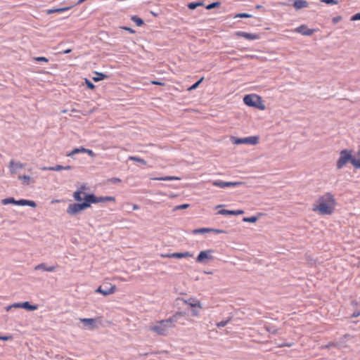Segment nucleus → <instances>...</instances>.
I'll use <instances>...</instances> for the list:
<instances>
[{
    "instance_id": "f257e3e1",
    "label": "nucleus",
    "mask_w": 360,
    "mask_h": 360,
    "mask_svg": "<svg viewBox=\"0 0 360 360\" xmlns=\"http://www.w3.org/2000/svg\"><path fill=\"white\" fill-rule=\"evenodd\" d=\"M86 187L84 186L80 188V190L76 191L73 197L77 201L84 200L82 203H73L69 205L67 212L70 215H75L78 212L90 207L91 203H97L103 200V198H97L92 194H86L83 192Z\"/></svg>"
},
{
    "instance_id": "f03ea898",
    "label": "nucleus",
    "mask_w": 360,
    "mask_h": 360,
    "mask_svg": "<svg viewBox=\"0 0 360 360\" xmlns=\"http://www.w3.org/2000/svg\"><path fill=\"white\" fill-rule=\"evenodd\" d=\"M336 206L335 195L330 192H326L319 195L313 203L312 211L320 215H331L334 213Z\"/></svg>"
},
{
    "instance_id": "7ed1b4c3",
    "label": "nucleus",
    "mask_w": 360,
    "mask_h": 360,
    "mask_svg": "<svg viewBox=\"0 0 360 360\" xmlns=\"http://www.w3.org/2000/svg\"><path fill=\"white\" fill-rule=\"evenodd\" d=\"M182 314H183L181 312L176 313L167 319L158 321L150 326L149 330L158 335L166 336L168 335L169 330L175 327V323Z\"/></svg>"
},
{
    "instance_id": "20e7f679",
    "label": "nucleus",
    "mask_w": 360,
    "mask_h": 360,
    "mask_svg": "<svg viewBox=\"0 0 360 360\" xmlns=\"http://www.w3.org/2000/svg\"><path fill=\"white\" fill-rule=\"evenodd\" d=\"M243 102L245 105L255 107L259 110H264L265 109V105L262 98L257 94L245 95L243 98Z\"/></svg>"
},
{
    "instance_id": "39448f33",
    "label": "nucleus",
    "mask_w": 360,
    "mask_h": 360,
    "mask_svg": "<svg viewBox=\"0 0 360 360\" xmlns=\"http://www.w3.org/2000/svg\"><path fill=\"white\" fill-rule=\"evenodd\" d=\"M352 151L347 149H344L340 153V158H338L336 167L337 169H340L345 167L348 162L352 164L353 160Z\"/></svg>"
},
{
    "instance_id": "423d86ee",
    "label": "nucleus",
    "mask_w": 360,
    "mask_h": 360,
    "mask_svg": "<svg viewBox=\"0 0 360 360\" xmlns=\"http://www.w3.org/2000/svg\"><path fill=\"white\" fill-rule=\"evenodd\" d=\"M79 321L83 323L84 329L94 330L102 325V318L101 316L94 319L83 318L80 319Z\"/></svg>"
},
{
    "instance_id": "0eeeda50",
    "label": "nucleus",
    "mask_w": 360,
    "mask_h": 360,
    "mask_svg": "<svg viewBox=\"0 0 360 360\" xmlns=\"http://www.w3.org/2000/svg\"><path fill=\"white\" fill-rule=\"evenodd\" d=\"M214 251L212 250H207L205 251H201L196 258V262L198 263H203L206 260H213L214 257L212 256V253Z\"/></svg>"
},
{
    "instance_id": "6e6552de",
    "label": "nucleus",
    "mask_w": 360,
    "mask_h": 360,
    "mask_svg": "<svg viewBox=\"0 0 360 360\" xmlns=\"http://www.w3.org/2000/svg\"><path fill=\"white\" fill-rule=\"evenodd\" d=\"M181 301L185 304L189 306L191 308H198L200 309H202V305L200 301L195 297H189L188 299H181Z\"/></svg>"
},
{
    "instance_id": "1a4fd4ad",
    "label": "nucleus",
    "mask_w": 360,
    "mask_h": 360,
    "mask_svg": "<svg viewBox=\"0 0 360 360\" xmlns=\"http://www.w3.org/2000/svg\"><path fill=\"white\" fill-rule=\"evenodd\" d=\"M294 32L300 33L304 36H310L315 32L314 30L309 28L305 25H302L294 30Z\"/></svg>"
},
{
    "instance_id": "9d476101",
    "label": "nucleus",
    "mask_w": 360,
    "mask_h": 360,
    "mask_svg": "<svg viewBox=\"0 0 360 360\" xmlns=\"http://www.w3.org/2000/svg\"><path fill=\"white\" fill-rule=\"evenodd\" d=\"M193 254L190 253L189 252H175V253H171V254H167V255H162V257H168V258H186V257H192Z\"/></svg>"
},
{
    "instance_id": "9b49d317",
    "label": "nucleus",
    "mask_w": 360,
    "mask_h": 360,
    "mask_svg": "<svg viewBox=\"0 0 360 360\" xmlns=\"http://www.w3.org/2000/svg\"><path fill=\"white\" fill-rule=\"evenodd\" d=\"M213 186L219 187V188H225L230 186H235L242 184V182L236 181V182H225L221 181H213L212 182Z\"/></svg>"
},
{
    "instance_id": "f8f14e48",
    "label": "nucleus",
    "mask_w": 360,
    "mask_h": 360,
    "mask_svg": "<svg viewBox=\"0 0 360 360\" xmlns=\"http://www.w3.org/2000/svg\"><path fill=\"white\" fill-rule=\"evenodd\" d=\"M25 167V165L21 163L20 162H15L14 160H11L9 162V169L11 174L16 173L18 169H22Z\"/></svg>"
},
{
    "instance_id": "ddd939ff",
    "label": "nucleus",
    "mask_w": 360,
    "mask_h": 360,
    "mask_svg": "<svg viewBox=\"0 0 360 360\" xmlns=\"http://www.w3.org/2000/svg\"><path fill=\"white\" fill-rule=\"evenodd\" d=\"M236 35L238 37H243L248 40H254L259 39V35L252 33H248L245 32H236Z\"/></svg>"
},
{
    "instance_id": "4468645a",
    "label": "nucleus",
    "mask_w": 360,
    "mask_h": 360,
    "mask_svg": "<svg viewBox=\"0 0 360 360\" xmlns=\"http://www.w3.org/2000/svg\"><path fill=\"white\" fill-rule=\"evenodd\" d=\"M71 169V166L68 165L65 167L61 165H56L55 167H41L42 170H50V171H61L63 169L70 170Z\"/></svg>"
},
{
    "instance_id": "2eb2a0df",
    "label": "nucleus",
    "mask_w": 360,
    "mask_h": 360,
    "mask_svg": "<svg viewBox=\"0 0 360 360\" xmlns=\"http://www.w3.org/2000/svg\"><path fill=\"white\" fill-rule=\"evenodd\" d=\"M244 139V144H250V145H257L259 143V136H252L249 137H245Z\"/></svg>"
},
{
    "instance_id": "dca6fc26",
    "label": "nucleus",
    "mask_w": 360,
    "mask_h": 360,
    "mask_svg": "<svg viewBox=\"0 0 360 360\" xmlns=\"http://www.w3.org/2000/svg\"><path fill=\"white\" fill-rule=\"evenodd\" d=\"M18 179H20L23 185L28 186L31 184H34L35 181L28 175H20Z\"/></svg>"
},
{
    "instance_id": "f3484780",
    "label": "nucleus",
    "mask_w": 360,
    "mask_h": 360,
    "mask_svg": "<svg viewBox=\"0 0 360 360\" xmlns=\"http://www.w3.org/2000/svg\"><path fill=\"white\" fill-rule=\"evenodd\" d=\"M293 6L296 10H300L303 8L308 6V2L304 0H295L293 4Z\"/></svg>"
},
{
    "instance_id": "a211bd4d",
    "label": "nucleus",
    "mask_w": 360,
    "mask_h": 360,
    "mask_svg": "<svg viewBox=\"0 0 360 360\" xmlns=\"http://www.w3.org/2000/svg\"><path fill=\"white\" fill-rule=\"evenodd\" d=\"M35 270H43L46 271H53L56 269V266H46L44 263L39 264L34 267Z\"/></svg>"
},
{
    "instance_id": "6ab92c4d",
    "label": "nucleus",
    "mask_w": 360,
    "mask_h": 360,
    "mask_svg": "<svg viewBox=\"0 0 360 360\" xmlns=\"http://www.w3.org/2000/svg\"><path fill=\"white\" fill-rule=\"evenodd\" d=\"M15 205H29L30 207H36V203L32 200H16Z\"/></svg>"
},
{
    "instance_id": "aec40b11",
    "label": "nucleus",
    "mask_w": 360,
    "mask_h": 360,
    "mask_svg": "<svg viewBox=\"0 0 360 360\" xmlns=\"http://www.w3.org/2000/svg\"><path fill=\"white\" fill-rule=\"evenodd\" d=\"M71 7H63V8H52V9H48L46 11V14H52L54 13H63L64 11H66L69 10Z\"/></svg>"
},
{
    "instance_id": "412c9836",
    "label": "nucleus",
    "mask_w": 360,
    "mask_h": 360,
    "mask_svg": "<svg viewBox=\"0 0 360 360\" xmlns=\"http://www.w3.org/2000/svg\"><path fill=\"white\" fill-rule=\"evenodd\" d=\"M103 285L100 286L96 291L103 294L104 295H110L112 293V286L109 288H103Z\"/></svg>"
},
{
    "instance_id": "4be33fe9",
    "label": "nucleus",
    "mask_w": 360,
    "mask_h": 360,
    "mask_svg": "<svg viewBox=\"0 0 360 360\" xmlns=\"http://www.w3.org/2000/svg\"><path fill=\"white\" fill-rule=\"evenodd\" d=\"M152 180H158V181H172V180H180L181 179L176 176H167L163 177H155L151 178Z\"/></svg>"
},
{
    "instance_id": "5701e85b",
    "label": "nucleus",
    "mask_w": 360,
    "mask_h": 360,
    "mask_svg": "<svg viewBox=\"0 0 360 360\" xmlns=\"http://www.w3.org/2000/svg\"><path fill=\"white\" fill-rule=\"evenodd\" d=\"M22 308L33 311L37 309V307L36 305H31L28 302H25L22 303Z\"/></svg>"
},
{
    "instance_id": "b1692460",
    "label": "nucleus",
    "mask_w": 360,
    "mask_h": 360,
    "mask_svg": "<svg viewBox=\"0 0 360 360\" xmlns=\"http://www.w3.org/2000/svg\"><path fill=\"white\" fill-rule=\"evenodd\" d=\"M211 229L209 228H202L198 229H194L193 231V233L198 234V233H210Z\"/></svg>"
},
{
    "instance_id": "393cba45",
    "label": "nucleus",
    "mask_w": 360,
    "mask_h": 360,
    "mask_svg": "<svg viewBox=\"0 0 360 360\" xmlns=\"http://www.w3.org/2000/svg\"><path fill=\"white\" fill-rule=\"evenodd\" d=\"M129 160L138 162L144 165H146V162L143 159L136 157V156H129Z\"/></svg>"
},
{
    "instance_id": "a878e982",
    "label": "nucleus",
    "mask_w": 360,
    "mask_h": 360,
    "mask_svg": "<svg viewBox=\"0 0 360 360\" xmlns=\"http://www.w3.org/2000/svg\"><path fill=\"white\" fill-rule=\"evenodd\" d=\"M16 200L13 198H8L3 199L1 200V202L3 205H8V204H15V205Z\"/></svg>"
},
{
    "instance_id": "bb28decb",
    "label": "nucleus",
    "mask_w": 360,
    "mask_h": 360,
    "mask_svg": "<svg viewBox=\"0 0 360 360\" xmlns=\"http://www.w3.org/2000/svg\"><path fill=\"white\" fill-rule=\"evenodd\" d=\"M131 20L138 25L141 26L143 25V20L137 16H132Z\"/></svg>"
},
{
    "instance_id": "cd10ccee",
    "label": "nucleus",
    "mask_w": 360,
    "mask_h": 360,
    "mask_svg": "<svg viewBox=\"0 0 360 360\" xmlns=\"http://www.w3.org/2000/svg\"><path fill=\"white\" fill-rule=\"evenodd\" d=\"M105 77V76L104 75H103L101 73L96 72V76L93 77L92 79L94 82H98V81L103 79Z\"/></svg>"
},
{
    "instance_id": "c85d7f7f",
    "label": "nucleus",
    "mask_w": 360,
    "mask_h": 360,
    "mask_svg": "<svg viewBox=\"0 0 360 360\" xmlns=\"http://www.w3.org/2000/svg\"><path fill=\"white\" fill-rule=\"evenodd\" d=\"M204 79V77H201L198 82H196L194 84H193L191 86H190L188 90L192 91L198 88V86L200 85V84L202 82Z\"/></svg>"
},
{
    "instance_id": "c756f323",
    "label": "nucleus",
    "mask_w": 360,
    "mask_h": 360,
    "mask_svg": "<svg viewBox=\"0 0 360 360\" xmlns=\"http://www.w3.org/2000/svg\"><path fill=\"white\" fill-rule=\"evenodd\" d=\"M232 142L234 144L239 145V144H244V139L243 138H232Z\"/></svg>"
},
{
    "instance_id": "7c9ffc66",
    "label": "nucleus",
    "mask_w": 360,
    "mask_h": 360,
    "mask_svg": "<svg viewBox=\"0 0 360 360\" xmlns=\"http://www.w3.org/2000/svg\"><path fill=\"white\" fill-rule=\"evenodd\" d=\"M243 220V221H245V222L255 223L257 221V217H254V216L250 217H244Z\"/></svg>"
},
{
    "instance_id": "2f4dec72",
    "label": "nucleus",
    "mask_w": 360,
    "mask_h": 360,
    "mask_svg": "<svg viewBox=\"0 0 360 360\" xmlns=\"http://www.w3.org/2000/svg\"><path fill=\"white\" fill-rule=\"evenodd\" d=\"M219 214H229V215H233V210H221L218 212Z\"/></svg>"
},
{
    "instance_id": "473e14b6",
    "label": "nucleus",
    "mask_w": 360,
    "mask_h": 360,
    "mask_svg": "<svg viewBox=\"0 0 360 360\" xmlns=\"http://www.w3.org/2000/svg\"><path fill=\"white\" fill-rule=\"evenodd\" d=\"M82 148H84L83 147L80 148H75L73 149L70 153H69L68 154V156H73L75 154H77L79 153H82Z\"/></svg>"
},
{
    "instance_id": "72a5a7b5",
    "label": "nucleus",
    "mask_w": 360,
    "mask_h": 360,
    "mask_svg": "<svg viewBox=\"0 0 360 360\" xmlns=\"http://www.w3.org/2000/svg\"><path fill=\"white\" fill-rule=\"evenodd\" d=\"M352 165L355 168H360V159H356L354 157L353 158V160L352 161Z\"/></svg>"
},
{
    "instance_id": "f704fd0d",
    "label": "nucleus",
    "mask_w": 360,
    "mask_h": 360,
    "mask_svg": "<svg viewBox=\"0 0 360 360\" xmlns=\"http://www.w3.org/2000/svg\"><path fill=\"white\" fill-rule=\"evenodd\" d=\"M251 17H252V15L248 14V13H241L236 14L234 18H251Z\"/></svg>"
},
{
    "instance_id": "c9c22d12",
    "label": "nucleus",
    "mask_w": 360,
    "mask_h": 360,
    "mask_svg": "<svg viewBox=\"0 0 360 360\" xmlns=\"http://www.w3.org/2000/svg\"><path fill=\"white\" fill-rule=\"evenodd\" d=\"M265 329L266 330V331L271 333L273 334H276L278 333V329L273 328L272 327H271L269 326H266Z\"/></svg>"
},
{
    "instance_id": "e433bc0d",
    "label": "nucleus",
    "mask_w": 360,
    "mask_h": 360,
    "mask_svg": "<svg viewBox=\"0 0 360 360\" xmlns=\"http://www.w3.org/2000/svg\"><path fill=\"white\" fill-rule=\"evenodd\" d=\"M200 5H201L200 3L192 2V3L188 4V8L193 10V9L196 8L198 6H200Z\"/></svg>"
},
{
    "instance_id": "4c0bfd02",
    "label": "nucleus",
    "mask_w": 360,
    "mask_h": 360,
    "mask_svg": "<svg viewBox=\"0 0 360 360\" xmlns=\"http://www.w3.org/2000/svg\"><path fill=\"white\" fill-rule=\"evenodd\" d=\"M34 60L38 62H46L47 63L49 61L48 58L43 56H39V57H34Z\"/></svg>"
},
{
    "instance_id": "58836bf2",
    "label": "nucleus",
    "mask_w": 360,
    "mask_h": 360,
    "mask_svg": "<svg viewBox=\"0 0 360 360\" xmlns=\"http://www.w3.org/2000/svg\"><path fill=\"white\" fill-rule=\"evenodd\" d=\"M219 4H220V3H219V2H214V3L207 5L206 8L210 10V9L214 8L215 7H218L219 6Z\"/></svg>"
},
{
    "instance_id": "ea45409f",
    "label": "nucleus",
    "mask_w": 360,
    "mask_h": 360,
    "mask_svg": "<svg viewBox=\"0 0 360 360\" xmlns=\"http://www.w3.org/2000/svg\"><path fill=\"white\" fill-rule=\"evenodd\" d=\"M229 320L220 321V322L217 323V326L218 328L224 327L225 326H226V324L229 323Z\"/></svg>"
},
{
    "instance_id": "a19ab883",
    "label": "nucleus",
    "mask_w": 360,
    "mask_h": 360,
    "mask_svg": "<svg viewBox=\"0 0 360 360\" xmlns=\"http://www.w3.org/2000/svg\"><path fill=\"white\" fill-rule=\"evenodd\" d=\"M321 2L325 3L326 4H337V0H321Z\"/></svg>"
},
{
    "instance_id": "79ce46f5",
    "label": "nucleus",
    "mask_w": 360,
    "mask_h": 360,
    "mask_svg": "<svg viewBox=\"0 0 360 360\" xmlns=\"http://www.w3.org/2000/svg\"><path fill=\"white\" fill-rule=\"evenodd\" d=\"M85 83L87 86V87L90 89H94L95 86L94 85L93 83H91L89 79H85Z\"/></svg>"
},
{
    "instance_id": "37998d69",
    "label": "nucleus",
    "mask_w": 360,
    "mask_h": 360,
    "mask_svg": "<svg viewBox=\"0 0 360 360\" xmlns=\"http://www.w3.org/2000/svg\"><path fill=\"white\" fill-rule=\"evenodd\" d=\"M82 153H87L88 155H89L92 157L94 155V154L91 150L86 149V148H82Z\"/></svg>"
},
{
    "instance_id": "c03bdc74",
    "label": "nucleus",
    "mask_w": 360,
    "mask_h": 360,
    "mask_svg": "<svg viewBox=\"0 0 360 360\" xmlns=\"http://www.w3.org/2000/svg\"><path fill=\"white\" fill-rule=\"evenodd\" d=\"M352 21L360 20V13H356L351 18Z\"/></svg>"
},
{
    "instance_id": "a18cd8bd",
    "label": "nucleus",
    "mask_w": 360,
    "mask_h": 360,
    "mask_svg": "<svg viewBox=\"0 0 360 360\" xmlns=\"http://www.w3.org/2000/svg\"><path fill=\"white\" fill-rule=\"evenodd\" d=\"M12 339H13V336L12 335L0 336V340L6 341V340H12Z\"/></svg>"
},
{
    "instance_id": "49530a36",
    "label": "nucleus",
    "mask_w": 360,
    "mask_h": 360,
    "mask_svg": "<svg viewBox=\"0 0 360 360\" xmlns=\"http://www.w3.org/2000/svg\"><path fill=\"white\" fill-rule=\"evenodd\" d=\"M189 207V205L188 204H183V205H179L176 207V210H183V209H186L187 207Z\"/></svg>"
},
{
    "instance_id": "de8ad7c7",
    "label": "nucleus",
    "mask_w": 360,
    "mask_h": 360,
    "mask_svg": "<svg viewBox=\"0 0 360 360\" xmlns=\"http://www.w3.org/2000/svg\"><path fill=\"white\" fill-rule=\"evenodd\" d=\"M211 232H214V233H225V231L224 230H221V229H211Z\"/></svg>"
},
{
    "instance_id": "09e8293b",
    "label": "nucleus",
    "mask_w": 360,
    "mask_h": 360,
    "mask_svg": "<svg viewBox=\"0 0 360 360\" xmlns=\"http://www.w3.org/2000/svg\"><path fill=\"white\" fill-rule=\"evenodd\" d=\"M341 20H342V17L341 16H336V17H334L332 19L333 23H338Z\"/></svg>"
},
{
    "instance_id": "8fccbe9b",
    "label": "nucleus",
    "mask_w": 360,
    "mask_h": 360,
    "mask_svg": "<svg viewBox=\"0 0 360 360\" xmlns=\"http://www.w3.org/2000/svg\"><path fill=\"white\" fill-rule=\"evenodd\" d=\"M243 213H244V212L241 210H233V215H240V214H243Z\"/></svg>"
},
{
    "instance_id": "3c124183",
    "label": "nucleus",
    "mask_w": 360,
    "mask_h": 360,
    "mask_svg": "<svg viewBox=\"0 0 360 360\" xmlns=\"http://www.w3.org/2000/svg\"><path fill=\"white\" fill-rule=\"evenodd\" d=\"M151 84H155V85H160V86H164L165 85V83L160 82H158V81H152Z\"/></svg>"
},
{
    "instance_id": "603ef678",
    "label": "nucleus",
    "mask_w": 360,
    "mask_h": 360,
    "mask_svg": "<svg viewBox=\"0 0 360 360\" xmlns=\"http://www.w3.org/2000/svg\"><path fill=\"white\" fill-rule=\"evenodd\" d=\"M195 309V308H193V309L192 310V315L193 316H199V311Z\"/></svg>"
},
{
    "instance_id": "864d4df0",
    "label": "nucleus",
    "mask_w": 360,
    "mask_h": 360,
    "mask_svg": "<svg viewBox=\"0 0 360 360\" xmlns=\"http://www.w3.org/2000/svg\"><path fill=\"white\" fill-rule=\"evenodd\" d=\"M13 308H22V303L13 304Z\"/></svg>"
},
{
    "instance_id": "5fc2aeb1",
    "label": "nucleus",
    "mask_w": 360,
    "mask_h": 360,
    "mask_svg": "<svg viewBox=\"0 0 360 360\" xmlns=\"http://www.w3.org/2000/svg\"><path fill=\"white\" fill-rule=\"evenodd\" d=\"M123 29L129 31L130 33H132V34H134L135 32V31L134 30H132L129 27H123Z\"/></svg>"
},
{
    "instance_id": "6e6d98bb",
    "label": "nucleus",
    "mask_w": 360,
    "mask_h": 360,
    "mask_svg": "<svg viewBox=\"0 0 360 360\" xmlns=\"http://www.w3.org/2000/svg\"><path fill=\"white\" fill-rule=\"evenodd\" d=\"M12 308H13V304H11V305H8V306L6 307V308H5V309H6V310L7 311H10Z\"/></svg>"
},
{
    "instance_id": "4d7b16f0",
    "label": "nucleus",
    "mask_w": 360,
    "mask_h": 360,
    "mask_svg": "<svg viewBox=\"0 0 360 360\" xmlns=\"http://www.w3.org/2000/svg\"><path fill=\"white\" fill-rule=\"evenodd\" d=\"M359 316H360V311H359V312H355V313H354V314H352V317H354V318L358 317Z\"/></svg>"
},
{
    "instance_id": "13d9d810",
    "label": "nucleus",
    "mask_w": 360,
    "mask_h": 360,
    "mask_svg": "<svg viewBox=\"0 0 360 360\" xmlns=\"http://www.w3.org/2000/svg\"><path fill=\"white\" fill-rule=\"evenodd\" d=\"M70 51H71V49H67V50H65V51H63V53H70Z\"/></svg>"
},
{
    "instance_id": "bf43d9fd",
    "label": "nucleus",
    "mask_w": 360,
    "mask_h": 360,
    "mask_svg": "<svg viewBox=\"0 0 360 360\" xmlns=\"http://www.w3.org/2000/svg\"><path fill=\"white\" fill-rule=\"evenodd\" d=\"M284 346H286V347H290V346H291V344H286V345H281V347H284Z\"/></svg>"
},
{
    "instance_id": "052dcab7",
    "label": "nucleus",
    "mask_w": 360,
    "mask_h": 360,
    "mask_svg": "<svg viewBox=\"0 0 360 360\" xmlns=\"http://www.w3.org/2000/svg\"><path fill=\"white\" fill-rule=\"evenodd\" d=\"M85 1H86V0H79V1H78V3H77V4H82L83 2H84Z\"/></svg>"
},
{
    "instance_id": "680f3d73",
    "label": "nucleus",
    "mask_w": 360,
    "mask_h": 360,
    "mask_svg": "<svg viewBox=\"0 0 360 360\" xmlns=\"http://www.w3.org/2000/svg\"><path fill=\"white\" fill-rule=\"evenodd\" d=\"M133 208H134V210H137V209H139V206L135 205H134Z\"/></svg>"
},
{
    "instance_id": "e2e57ef3",
    "label": "nucleus",
    "mask_w": 360,
    "mask_h": 360,
    "mask_svg": "<svg viewBox=\"0 0 360 360\" xmlns=\"http://www.w3.org/2000/svg\"><path fill=\"white\" fill-rule=\"evenodd\" d=\"M58 200H53L52 202H58Z\"/></svg>"
}]
</instances>
